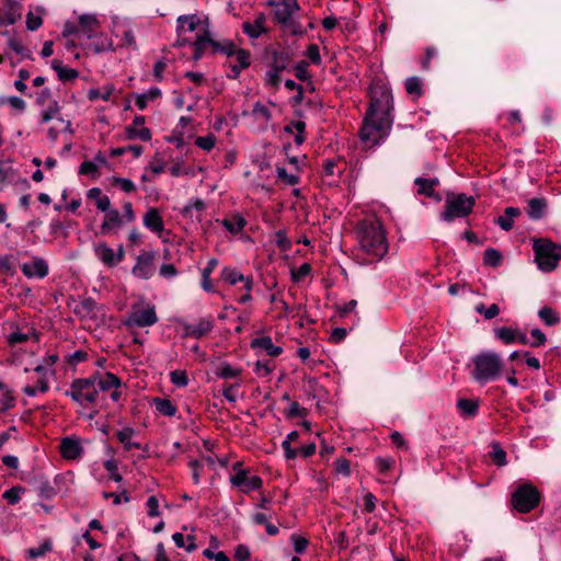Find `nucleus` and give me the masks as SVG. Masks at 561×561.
<instances>
[{"label": "nucleus", "instance_id": "obj_57", "mask_svg": "<svg viewBox=\"0 0 561 561\" xmlns=\"http://www.w3.org/2000/svg\"><path fill=\"white\" fill-rule=\"evenodd\" d=\"M276 172L278 179H280L282 181L286 182L289 185H295L299 181V176L297 174L287 173L286 169L283 167H278Z\"/></svg>", "mask_w": 561, "mask_h": 561}, {"label": "nucleus", "instance_id": "obj_19", "mask_svg": "<svg viewBox=\"0 0 561 561\" xmlns=\"http://www.w3.org/2000/svg\"><path fill=\"white\" fill-rule=\"evenodd\" d=\"M414 184L417 186V193L428 197H435L436 201H440V196L435 194V187L439 184V180L416 178Z\"/></svg>", "mask_w": 561, "mask_h": 561}, {"label": "nucleus", "instance_id": "obj_58", "mask_svg": "<svg viewBox=\"0 0 561 561\" xmlns=\"http://www.w3.org/2000/svg\"><path fill=\"white\" fill-rule=\"evenodd\" d=\"M335 472L348 477L351 474L350 461L346 458H337L334 462Z\"/></svg>", "mask_w": 561, "mask_h": 561}, {"label": "nucleus", "instance_id": "obj_40", "mask_svg": "<svg viewBox=\"0 0 561 561\" xmlns=\"http://www.w3.org/2000/svg\"><path fill=\"white\" fill-rule=\"evenodd\" d=\"M211 47L215 51H221L226 54L228 57L238 56V51L240 48H237L233 42L225 41L222 43L216 42L213 39Z\"/></svg>", "mask_w": 561, "mask_h": 561}, {"label": "nucleus", "instance_id": "obj_6", "mask_svg": "<svg viewBox=\"0 0 561 561\" xmlns=\"http://www.w3.org/2000/svg\"><path fill=\"white\" fill-rule=\"evenodd\" d=\"M65 394L80 405L94 403L98 398L96 375L75 379Z\"/></svg>", "mask_w": 561, "mask_h": 561}, {"label": "nucleus", "instance_id": "obj_15", "mask_svg": "<svg viewBox=\"0 0 561 561\" xmlns=\"http://www.w3.org/2000/svg\"><path fill=\"white\" fill-rule=\"evenodd\" d=\"M34 371L38 374V379L36 381V385L35 386H26L23 388V392L28 397H34V396H36L37 392L44 393L49 388L48 379H47V376L49 375L48 369L43 365H38L35 367Z\"/></svg>", "mask_w": 561, "mask_h": 561}, {"label": "nucleus", "instance_id": "obj_44", "mask_svg": "<svg viewBox=\"0 0 561 561\" xmlns=\"http://www.w3.org/2000/svg\"><path fill=\"white\" fill-rule=\"evenodd\" d=\"M405 91L410 95L420 98L422 95V81L419 77H410L404 82Z\"/></svg>", "mask_w": 561, "mask_h": 561}, {"label": "nucleus", "instance_id": "obj_12", "mask_svg": "<svg viewBox=\"0 0 561 561\" xmlns=\"http://www.w3.org/2000/svg\"><path fill=\"white\" fill-rule=\"evenodd\" d=\"M230 481L244 493L256 490L262 485V480L259 476H249L243 469H239L236 474L230 478Z\"/></svg>", "mask_w": 561, "mask_h": 561}, {"label": "nucleus", "instance_id": "obj_7", "mask_svg": "<svg viewBox=\"0 0 561 561\" xmlns=\"http://www.w3.org/2000/svg\"><path fill=\"white\" fill-rule=\"evenodd\" d=\"M539 500L540 494L531 484H523L512 494V505L519 513L530 512L539 504Z\"/></svg>", "mask_w": 561, "mask_h": 561}, {"label": "nucleus", "instance_id": "obj_22", "mask_svg": "<svg viewBox=\"0 0 561 561\" xmlns=\"http://www.w3.org/2000/svg\"><path fill=\"white\" fill-rule=\"evenodd\" d=\"M144 225L157 233H160L164 228L162 217L157 208H150L146 211Z\"/></svg>", "mask_w": 561, "mask_h": 561}, {"label": "nucleus", "instance_id": "obj_27", "mask_svg": "<svg viewBox=\"0 0 561 561\" xmlns=\"http://www.w3.org/2000/svg\"><path fill=\"white\" fill-rule=\"evenodd\" d=\"M520 215L519 208L506 207L504 216H500L495 219V224L499 225L503 230L510 231L513 228V218Z\"/></svg>", "mask_w": 561, "mask_h": 561}, {"label": "nucleus", "instance_id": "obj_18", "mask_svg": "<svg viewBox=\"0 0 561 561\" xmlns=\"http://www.w3.org/2000/svg\"><path fill=\"white\" fill-rule=\"evenodd\" d=\"M266 18L264 13H259L255 16V20L253 23L249 21H244L242 23V31L244 34H247L250 38H259L262 34H265L267 32V28L265 27Z\"/></svg>", "mask_w": 561, "mask_h": 561}, {"label": "nucleus", "instance_id": "obj_2", "mask_svg": "<svg viewBox=\"0 0 561 561\" xmlns=\"http://www.w3.org/2000/svg\"><path fill=\"white\" fill-rule=\"evenodd\" d=\"M358 251L367 263L380 261L388 252L382 224L377 219H364L357 225Z\"/></svg>", "mask_w": 561, "mask_h": 561}, {"label": "nucleus", "instance_id": "obj_33", "mask_svg": "<svg viewBox=\"0 0 561 561\" xmlns=\"http://www.w3.org/2000/svg\"><path fill=\"white\" fill-rule=\"evenodd\" d=\"M211 42H213V38L210 37L208 32H205L203 35H199L193 44V47H194L193 58L195 60L201 59L204 54L206 45L211 46Z\"/></svg>", "mask_w": 561, "mask_h": 561}, {"label": "nucleus", "instance_id": "obj_61", "mask_svg": "<svg viewBox=\"0 0 561 561\" xmlns=\"http://www.w3.org/2000/svg\"><path fill=\"white\" fill-rule=\"evenodd\" d=\"M308 62L306 60H301L300 62H298L296 66H295V76L299 79V80H307L309 79V72H308Z\"/></svg>", "mask_w": 561, "mask_h": 561}, {"label": "nucleus", "instance_id": "obj_28", "mask_svg": "<svg viewBox=\"0 0 561 561\" xmlns=\"http://www.w3.org/2000/svg\"><path fill=\"white\" fill-rule=\"evenodd\" d=\"M51 68L57 72L59 80L69 81L78 77V71L72 68L64 67L58 59L51 60Z\"/></svg>", "mask_w": 561, "mask_h": 561}, {"label": "nucleus", "instance_id": "obj_63", "mask_svg": "<svg viewBox=\"0 0 561 561\" xmlns=\"http://www.w3.org/2000/svg\"><path fill=\"white\" fill-rule=\"evenodd\" d=\"M291 541H293V545H294V550L297 553H304L305 550L308 547V540L306 538H304V537L293 535L291 536Z\"/></svg>", "mask_w": 561, "mask_h": 561}, {"label": "nucleus", "instance_id": "obj_10", "mask_svg": "<svg viewBox=\"0 0 561 561\" xmlns=\"http://www.w3.org/2000/svg\"><path fill=\"white\" fill-rule=\"evenodd\" d=\"M94 253L96 257L108 267L116 266L125 256L124 247L122 244L118 245L117 251H114L104 242L94 245Z\"/></svg>", "mask_w": 561, "mask_h": 561}, {"label": "nucleus", "instance_id": "obj_51", "mask_svg": "<svg viewBox=\"0 0 561 561\" xmlns=\"http://www.w3.org/2000/svg\"><path fill=\"white\" fill-rule=\"evenodd\" d=\"M170 379L173 385L178 387H185L188 383V378L185 370L176 369L170 373Z\"/></svg>", "mask_w": 561, "mask_h": 561}, {"label": "nucleus", "instance_id": "obj_32", "mask_svg": "<svg viewBox=\"0 0 561 561\" xmlns=\"http://www.w3.org/2000/svg\"><path fill=\"white\" fill-rule=\"evenodd\" d=\"M540 320L549 327L557 325L560 322L559 313L551 307L545 306L538 311Z\"/></svg>", "mask_w": 561, "mask_h": 561}, {"label": "nucleus", "instance_id": "obj_52", "mask_svg": "<svg viewBox=\"0 0 561 561\" xmlns=\"http://www.w3.org/2000/svg\"><path fill=\"white\" fill-rule=\"evenodd\" d=\"M113 91H114V88L112 85L105 87L104 92H101L99 89H90L88 92V96L91 101H94L98 99L107 101L110 99L111 94L113 93Z\"/></svg>", "mask_w": 561, "mask_h": 561}, {"label": "nucleus", "instance_id": "obj_3", "mask_svg": "<svg viewBox=\"0 0 561 561\" xmlns=\"http://www.w3.org/2000/svg\"><path fill=\"white\" fill-rule=\"evenodd\" d=\"M473 368L471 377L479 383H486L497 379L504 368V362L500 354L491 351L481 352L472 359Z\"/></svg>", "mask_w": 561, "mask_h": 561}, {"label": "nucleus", "instance_id": "obj_59", "mask_svg": "<svg viewBox=\"0 0 561 561\" xmlns=\"http://www.w3.org/2000/svg\"><path fill=\"white\" fill-rule=\"evenodd\" d=\"M280 71H276L275 69L270 68V70L265 73V83L272 88L277 89L280 83Z\"/></svg>", "mask_w": 561, "mask_h": 561}, {"label": "nucleus", "instance_id": "obj_29", "mask_svg": "<svg viewBox=\"0 0 561 561\" xmlns=\"http://www.w3.org/2000/svg\"><path fill=\"white\" fill-rule=\"evenodd\" d=\"M161 96L159 88H150L147 92L136 95V105L139 110H145L149 101H154Z\"/></svg>", "mask_w": 561, "mask_h": 561}, {"label": "nucleus", "instance_id": "obj_49", "mask_svg": "<svg viewBox=\"0 0 561 561\" xmlns=\"http://www.w3.org/2000/svg\"><path fill=\"white\" fill-rule=\"evenodd\" d=\"M206 208V205L204 201L196 198L195 201L187 204L182 209V215L185 217H193V210H196L197 213H202Z\"/></svg>", "mask_w": 561, "mask_h": 561}, {"label": "nucleus", "instance_id": "obj_31", "mask_svg": "<svg viewBox=\"0 0 561 561\" xmlns=\"http://www.w3.org/2000/svg\"><path fill=\"white\" fill-rule=\"evenodd\" d=\"M457 408L463 416H474L478 413L479 401L469 399H459Z\"/></svg>", "mask_w": 561, "mask_h": 561}, {"label": "nucleus", "instance_id": "obj_5", "mask_svg": "<svg viewBox=\"0 0 561 561\" xmlns=\"http://www.w3.org/2000/svg\"><path fill=\"white\" fill-rule=\"evenodd\" d=\"M474 204L476 199L472 196H468L463 193H450L446 197L445 208L440 214V218L447 222L456 218H465L472 213Z\"/></svg>", "mask_w": 561, "mask_h": 561}, {"label": "nucleus", "instance_id": "obj_25", "mask_svg": "<svg viewBox=\"0 0 561 561\" xmlns=\"http://www.w3.org/2000/svg\"><path fill=\"white\" fill-rule=\"evenodd\" d=\"M123 224V218L117 209H110L105 214V218L100 227L103 234L108 233L114 228H119Z\"/></svg>", "mask_w": 561, "mask_h": 561}, {"label": "nucleus", "instance_id": "obj_38", "mask_svg": "<svg viewBox=\"0 0 561 561\" xmlns=\"http://www.w3.org/2000/svg\"><path fill=\"white\" fill-rule=\"evenodd\" d=\"M15 170L12 167V162L10 160L0 159V182L1 183H11L15 179Z\"/></svg>", "mask_w": 561, "mask_h": 561}, {"label": "nucleus", "instance_id": "obj_54", "mask_svg": "<svg viewBox=\"0 0 561 561\" xmlns=\"http://www.w3.org/2000/svg\"><path fill=\"white\" fill-rule=\"evenodd\" d=\"M60 106L57 101L50 102L47 110H45L42 114V123H47L50 119L55 118L56 115L59 113Z\"/></svg>", "mask_w": 561, "mask_h": 561}, {"label": "nucleus", "instance_id": "obj_1", "mask_svg": "<svg viewBox=\"0 0 561 561\" xmlns=\"http://www.w3.org/2000/svg\"><path fill=\"white\" fill-rule=\"evenodd\" d=\"M392 100L388 92L380 98H371L369 108L359 131L360 140L369 148L379 145L390 133L392 126Z\"/></svg>", "mask_w": 561, "mask_h": 561}, {"label": "nucleus", "instance_id": "obj_45", "mask_svg": "<svg viewBox=\"0 0 561 561\" xmlns=\"http://www.w3.org/2000/svg\"><path fill=\"white\" fill-rule=\"evenodd\" d=\"M476 311L479 314H482L484 317V319L491 320V319L495 318L496 316H499L500 308L495 304L491 305L488 308L483 304H479L476 306Z\"/></svg>", "mask_w": 561, "mask_h": 561}, {"label": "nucleus", "instance_id": "obj_24", "mask_svg": "<svg viewBox=\"0 0 561 561\" xmlns=\"http://www.w3.org/2000/svg\"><path fill=\"white\" fill-rule=\"evenodd\" d=\"M213 329V322L207 319H202L195 324H188L185 327V334L195 339L202 337L208 334Z\"/></svg>", "mask_w": 561, "mask_h": 561}, {"label": "nucleus", "instance_id": "obj_60", "mask_svg": "<svg viewBox=\"0 0 561 561\" xmlns=\"http://www.w3.org/2000/svg\"><path fill=\"white\" fill-rule=\"evenodd\" d=\"M105 470L110 473L111 479H113L115 482L122 481V476L118 472L117 465L113 460H106L104 462Z\"/></svg>", "mask_w": 561, "mask_h": 561}, {"label": "nucleus", "instance_id": "obj_41", "mask_svg": "<svg viewBox=\"0 0 561 561\" xmlns=\"http://www.w3.org/2000/svg\"><path fill=\"white\" fill-rule=\"evenodd\" d=\"M125 134L127 139L139 138L144 141H149L151 139V131L146 127L138 129L137 126H127Z\"/></svg>", "mask_w": 561, "mask_h": 561}, {"label": "nucleus", "instance_id": "obj_39", "mask_svg": "<svg viewBox=\"0 0 561 561\" xmlns=\"http://www.w3.org/2000/svg\"><path fill=\"white\" fill-rule=\"evenodd\" d=\"M490 447V458L492 459V461L499 467L505 466L507 462L506 451L501 447V445L497 442H492Z\"/></svg>", "mask_w": 561, "mask_h": 561}, {"label": "nucleus", "instance_id": "obj_20", "mask_svg": "<svg viewBox=\"0 0 561 561\" xmlns=\"http://www.w3.org/2000/svg\"><path fill=\"white\" fill-rule=\"evenodd\" d=\"M251 347L254 350H263L267 355L272 357L278 356L283 348L280 346H276L273 344V341L270 336H261L255 337L251 341Z\"/></svg>", "mask_w": 561, "mask_h": 561}, {"label": "nucleus", "instance_id": "obj_48", "mask_svg": "<svg viewBox=\"0 0 561 561\" xmlns=\"http://www.w3.org/2000/svg\"><path fill=\"white\" fill-rule=\"evenodd\" d=\"M50 550H51V543H50V541L46 540L39 547L30 548L28 550H26V554L28 558L35 559V558L45 556Z\"/></svg>", "mask_w": 561, "mask_h": 561}, {"label": "nucleus", "instance_id": "obj_26", "mask_svg": "<svg viewBox=\"0 0 561 561\" xmlns=\"http://www.w3.org/2000/svg\"><path fill=\"white\" fill-rule=\"evenodd\" d=\"M95 375L98 391H107L110 389L121 387V379L112 373H106L103 377L99 376L98 374Z\"/></svg>", "mask_w": 561, "mask_h": 561}, {"label": "nucleus", "instance_id": "obj_42", "mask_svg": "<svg viewBox=\"0 0 561 561\" xmlns=\"http://www.w3.org/2000/svg\"><path fill=\"white\" fill-rule=\"evenodd\" d=\"M502 254L494 248L484 251L483 263L488 266L497 267L502 263Z\"/></svg>", "mask_w": 561, "mask_h": 561}, {"label": "nucleus", "instance_id": "obj_21", "mask_svg": "<svg viewBox=\"0 0 561 561\" xmlns=\"http://www.w3.org/2000/svg\"><path fill=\"white\" fill-rule=\"evenodd\" d=\"M547 201L543 197L530 198L527 206V215L533 220L541 219L547 210Z\"/></svg>", "mask_w": 561, "mask_h": 561}, {"label": "nucleus", "instance_id": "obj_11", "mask_svg": "<svg viewBox=\"0 0 561 561\" xmlns=\"http://www.w3.org/2000/svg\"><path fill=\"white\" fill-rule=\"evenodd\" d=\"M154 259L156 253L153 251H142L136 260V264L133 267V274L141 279L150 278L154 273Z\"/></svg>", "mask_w": 561, "mask_h": 561}, {"label": "nucleus", "instance_id": "obj_46", "mask_svg": "<svg viewBox=\"0 0 561 561\" xmlns=\"http://www.w3.org/2000/svg\"><path fill=\"white\" fill-rule=\"evenodd\" d=\"M134 435L135 431L131 427H124L117 432V438L124 445L126 450L131 449V438Z\"/></svg>", "mask_w": 561, "mask_h": 561}, {"label": "nucleus", "instance_id": "obj_9", "mask_svg": "<svg viewBox=\"0 0 561 561\" xmlns=\"http://www.w3.org/2000/svg\"><path fill=\"white\" fill-rule=\"evenodd\" d=\"M268 5L276 7L275 20L283 26L291 27L294 34L298 33L293 21V15L299 10L297 0H282L280 2L268 1Z\"/></svg>", "mask_w": 561, "mask_h": 561}, {"label": "nucleus", "instance_id": "obj_62", "mask_svg": "<svg viewBox=\"0 0 561 561\" xmlns=\"http://www.w3.org/2000/svg\"><path fill=\"white\" fill-rule=\"evenodd\" d=\"M531 337L534 339L530 343V346L533 347H539L543 345L547 341V337L545 333L541 332L539 329H533L530 331Z\"/></svg>", "mask_w": 561, "mask_h": 561}, {"label": "nucleus", "instance_id": "obj_14", "mask_svg": "<svg viewBox=\"0 0 561 561\" xmlns=\"http://www.w3.org/2000/svg\"><path fill=\"white\" fill-rule=\"evenodd\" d=\"M21 271L28 278H44L47 276L49 268L44 259L35 256L31 262L23 263Z\"/></svg>", "mask_w": 561, "mask_h": 561}, {"label": "nucleus", "instance_id": "obj_55", "mask_svg": "<svg viewBox=\"0 0 561 561\" xmlns=\"http://www.w3.org/2000/svg\"><path fill=\"white\" fill-rule=\"evenodd\" d=\"M22 488L21 486H13L9 490H7L4 493H3V499H5L10 504H16L20 499H21V492H22Z\"/></svg>", "mask_w": 561, "mask_h": 561}, {"label": "nucleus", "instance_id": "obj_34", "mask_svg": "<svg viewBox=\"0 0 561 561\" xmlns=\"http://www.w3.org/2000/svg\"><path fill=\"white\" fill-rule=\"evenodd\" d=\"M290 61V57L285 51H274L272 56V60L270 62V68L275 69L276 71H283L287 68Z\"/></svg>", "mask_w": 561, "mask_h": 561}, {"label": "nucleus", "instance_id": "obj_36", "mask_svg": "<svg viewBox=\"0 0 561 561\" xmlns=\"http://www.w3.org/2000/svg\"><path fill=\"white\" fill-rule=\"evenodd\" d=\"M218 260L213 257L208 261L207 266L202 272V287L206 291H213L214 287L210 282V274L213 273L214 268L217 266Z\"/></svg>", "mask_w": 561, "mask_h": 561}, {"label": "nucleus", "instance_id": "obj_23", "mask_svg": "<svg viewBox=\"0 0 561 561\" xmlns=\"http://www.w3.org/2000/svg\"><path fill=\"white\" fill-rule=\"evenodd\" d=\"M236 64L230 65L231 75L229 76L232 79H237L241 72V70L247 69L251 65V55L245 49H239L238 56H236Z\"/></svg>", "mask_w": 561, "mask_h": 561}, {"label": "nucleus", "instance_id": "obj_16", "mask_svg": "<svg viewBox=\"0 0 561 561\" xmlns=\"http://www.w3.org/2000/svg\"><path fill=\"white\" fill-rule=\"evenodd\" d=\"M99 309L100 307L95 300L91 297H88L75 306L73 312L81 319H95L98 317Z\"/></svg>", "mask_w": 561, "mask_h": 561}, {"label": "nucleus", "instance_id": "obj_56", "mask_svg": "<svg viewBox=\"0 0 561 561\" xmlns=\"http://www.w3.org/2000/svg\"><path fill=\"white\" fill-rule=\"evenodd\" d=\"M112 184L118 185L125 193H131L136 190V186L133 183V181L124 178H113Z\"/></svg>", "mask_w": 561, "mask_h": 561}, {"label": "nucleus", "instance_id": "obj_53", "mask_svg": "<svg viewBox=\"0 0 561 561\" xmlns=\"http://www.w3.org/2000/svg\"><path fill=\"white\" fill-rule=\"evenodd\" d=\"M215 142H216V138L213 135L201 136V137H197L195 140V145L198 148L206 150V151H210L214 148Z\"/></svg>", "mask_w": 561, "mask_h": 561}, {"label": "nucleus", "instance_id": "obj_17", "mask_svg": "<svg viewBox=\"0 0 561 561\" xmlns=\"http://www.w3.org/2000/svg\"><path fill=\"white\" fill-rule=\"evenodd\" d=\"M100 27V22L94 14H82L79 16V32L91 39L96 36V30Z\"/></svg>", "mask_w": 561, "mask_h": 561}, {"label": "nucleus", "instance_id": "obj_37", "mask_svg": "<svg viewBox=\"0 0 561 561\" xmlns=\"http://www.w3.org/2000/svg\"><path fill=\"white\" fill-rule=\"evenodd\" d=\"M518 329H513L511 327H501L494 330L495 336L504 342L505 344L516 343V334Z\"/></svg>", "mask_w": 561, "mask_h": 561}, {"label": "nucleus", "instance_id": "obj_8", "mask_svg": "<svg viewBox=\"0 0 561 561\" xmlns=\"http://www.w3.org/2000/svg\"><path fill=\"white\" fill-rule=\"evenodd\" d=\"M158 322V317L153 306L137 307L134 306L128 313L124 324L128 328L151 327Z\"/></svg>", "mask_w": 561, "mask_h": 561}, {"label": "nucleus", "instance_id": "obj_4", "mask_svg": "<svg viewBox=\"0 0 561 561\" xmlns=\"http://www.w3.org/2000/svg\"><path fill=\"white\" fill-rule=\"evenodd\" d=\"M535 261L542 272H552L561 260V245L546 238L533 240Z\"/></svg>", "mask_w": 561, "mask_h": 561}, {"label": "nucleus", "instance_id": "obj_43", "mask_svg": "<svg viewBox=\"0 0 561 561\" xmlns=\"http://www.w3.org/2000/svg\"><path fill=\"white\" fill-rule=\"evenodd\" d=\"M153 402L157 411L163 415L173 416L176 412V408L168 399L156 398Z\"/></svg>", "mask_w": 561, "mask_h": 561}, {"label": "nucleus", "instance_id": "obj_30", "mask_svg": "<svg viewBox=\"0 0 561 561\" xmlns=\"http://www.w3.org/2000/svg\"><path fill=\"white\" fill-rule=\"evenodd\" d=\"M221 224L229 232L239 233L244 228L247 221L241 215L236 214L231 218H225Z\"/></svg>", "mask_w": 561, "mask_h": 561}, {"label": "nucleus", "instance_id": "obj_13", "mask_svg": "<svg viewBox=\"0 0 561 561\" xmlns=\"http://www.w3.org/2000/svg\"><path fill=\"white\" fill-rule=\"evenodd\" d=\"M59 451L66 460H78L83 455V447L79 438L69 436L61 439Z\"/></svg>", "mask_w": 561, "mask_h": 561}, {"label": "nucleus", "instance_id": "obj_35", "mask_svg": "<svg viewBox=\"0 0 561 561\" xmlns=\"http://www.w3.org/2000/svg\"><path fill=\"white\" fill-rule=\"evenodd\" d=\"M172 539L176 547L184 548L187 552H192L196 549L195 537L188 535L186 538L181 533H175L172 536Z\"/></svg>", "mask_w": 561, "mask_h": 561}, {"label": "nucleus", "instance_id": "obj_50", "mask_svg": "<svg viewBox=\"0 0 561 561\" xmlns=\"http://www.w3.org/2000/svg\"><path fill=\"white\" fill-rule=\"evenodd\" d=\"M240 373H241L240 369L233 368L229 364H222L220 366V368H218V370L216 371V376L224 378V379H229V378L238 377L240 375Z\"/></svg>", "mask_w": 561, "mask_h": 561}, {"label": "nucleus", "instance_id": "obj_47", "mask_svg": "<svg viewBox=\"0 0 561 561\" xmlns=\"http://www.w3.org/2000/svg\"><path fill=\"white\" fill-rule=\"evenodd\" d=\"M222 278L228 282L230 285H234L238 282H241L244 279V276L231 267H225L221 272Z\"/></svg>", "mask_w": 561, "mask_h": 561}, {"label": "nucleus", "instance_id": "obj_64", "mask_svg": "<svg viewBox=\"0 0 561 561\" xmlns=\"http://www.w3.org/2000/svg\"><path fill=\"white\" fill-rule=\"evenodd\" d=\"M146 506L148 508V515L150 517L159 516V502L158 499L154 495H151L148 497Z\"/></svg>", "mask_w": 561, "mask_h": 561}]
</instances>
